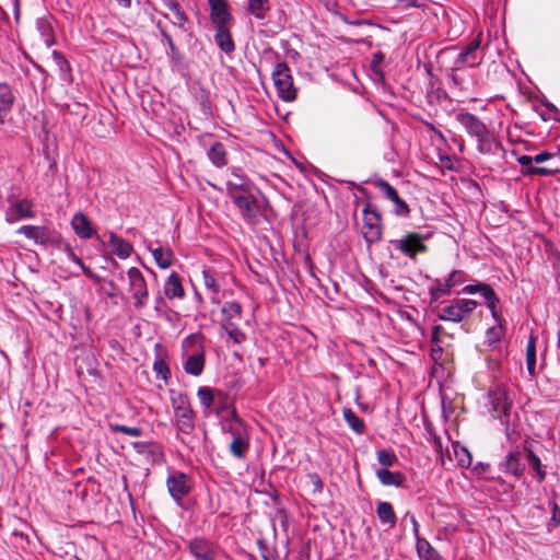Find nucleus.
Instances as JSON below:
<instances>
[{"mask_svg":"<svg viewBox=\"0 0 560 560\" xmlns=\"http://www.w3.org/2000/svg\"><path fill=\"white\" fill-rule=\"evenodd\" d=\"M37 30L40 34V38L46 47H51L55 44V37L51 24L47 20L37 21Z\"/></svg>","mask_w":560,"mask_h":560,"instance_id":"obj_37","label":"nucleus"},{"mask_svg":"<svg viewBox=\"0 0 560 560\" xmlns=\"http://www.w3.org/2000/svg\"><path fill=\"white\" fill-rule=\"evenodd\" d=\"M478 303L470 299H459L454 301L453 304L443 305L438 307V317L441 320H448L459 323L469 316L477 307Z\"/></svg>","mask_w":560,"mask_h":560,"instance_id":"obj_5","label":"nucleus"},{"mask_svg":"<svg viewBox=\"0 0 560 560\" xmlns=\"http://www.w3.org/2000/svg\"><path fill=\"white\" fill-rule=\"evenodd\" d=\"M159 28H160V32H161V35H162V40L167 45L168 47V50H167V56L173 60V61H176V62H179L182 60V54L179 52V50L177 49V47L175 46L174 44V40L172 38V36L164 30L162 28L160 25H158Z\"/></svg>","mask_w":560,"mask_h":560,"instance_id":"obj_38","label":"nucleus"},{"mask_svg":"<svg viewBox=\"0 0 560 560\" xmlns=\"http://www.w3.org/2000/svg\"><path fill=\"white\" fill-rule=\"evenodd\" d=\"M557 171L549 170L547 167L533 166L527 168L524 173L527 175H540V176H550L553 175Z\"/></svg>","mask_w":560,"mask_h":560,"instance_id":"obj_54","label":"nucleus"},{"mask_svg":"<svg viewBox=\"0 0 560 560\" xmlns=\"http://www.w3.org/2000/svg\"><path fill=\"white\" fill-rule=\"evenodd\" d=\"M272 80L278 95L284 102H291L296 97V90L293 86V80L290 68L284 62L276 65L272 71Z\"/></svg>","mask_w":560,"mask_h":560,"instance_id":"obj_6","label":"nucleus"},{"mask_svg":"<svg viewBox=\"0 0 560 560\" xmlns=\"http://www.w3.org/2000/svg\"><path fill=\"white\" fill-rule=\"evenodd\" d=\"M425 238V236L418 233H408L399 240L392 241V245L405 256L415 258L418 254L427 252Z\"/></svg>","mask_w":560,"mask_h":560,"instance_id":"obj_10","label":"nucleus"},{"mask_svg":"<svg viewBox=\"0 0 560 560\" xmlns=\"http://www.w3.org/2000/svg\"><path fill=\"white\" fill-rule=\"evenodd\" d=\"M242 218L249 224H258L265 215V199L257 198L250 191L235 195L232 199Z\"/></svg>","mask_w":560,"mask_h":560,"instance_id":"obj_3","label":"nucleus"},{"mask_svg":"<svg viewBox=\"0 0 560 560\" xmlns=\"http://www.w3.org/2000/svg\"><path fill=\"white\" fill-rule=\"evenodd\" d=\"M224 412L226 416H223V412L220 416L222 417V430L231 434L232 439L247 435L244 422L237 417L236 411L226 408Z\"/></svg>","mask_w":560,"mask_h":560,"instance_id":"obj_16","label":"nucleus"},{"mask_svg":"<svg viewBox=\"0 0 560 560\" xmlns=\"http://www.w3.org/2000/svg\"><path fill=\"white\" fill-rule=\"evenodd\" d=\"M465 281V273L462 270H454L450 273L448 278L445 280L446 287L450 289L460 284Z\"/></svg>","mask_w":560,"mask_h":560,"instance_id":"obj_49","label":"nucleus"},{"mask_svg":"<svg viewBox=\"0 0 560 560\" xmlns=\"http://www.w3.org/2000/svg\"><path fill=\"white\" fill-rule=\"evenodd\" d=\"M71 226L74 233L82 238H91L94 235L93 225L83 212L74 213Z\"/></svg>","mask_w":560,"mask_h":560,"instance_id":"obj_21","label":"nucleus"},{"mask_svg":"<svg viewBox=\"0 0 560 560\" xmlns=\"http://www.w3.org/2000/svg\"><path fill=\"white\" fill-rule=\"evenodd\" d=\"M150 250L152 253V256H153L156 265L160 268L166 269L173 265L174 254L170 248H164L162 246H159L156 248H150Z\"/></svg>","mask_w":560,"mask_h":560,"instance_id":"obj_30","label":"nucleus"},{"mask_svg":"<svg viewBox=\"0 0 560 560\" xmlns=\"http://www.w3.org/2000/svg\"><path fill=\"white\" fill-rule=\"evenodd\" d=\"M210 19L215 27L228 26L232 20L226 0H208Z\"/></svg>","mask_w":560,"mask_h":560,"instance_id":"obj_15","label":"nucleus"},{"mask_svg":"<svg viewBox=\"0 0 560 560\" xmlns=\"http://www.w3.org/2000/svg\"><path fill=\"white\" fill-rule=\"evenodd\" d=\"M551 158V154L548 152H541L533 158L534 162L542 163Z\"/></svg>","mask_w":560,"mask_h":560,"instance_id":"obj_60","label":"nucleus"},{"mask_svg":"<svg viewBox=\"0 0 560 560\" xmlns=\"http://www.w3.org/2000/svg\"><path fill=\"white\" fill-rule=\"evenodd\" d=\"M165 7L173 5L175 7V2L177 0H162Z\"/></svg>","mask_w":560,"mask_h":560,"instance_id":"obj_64","label":"nucleus"},{"mask_svg":"<svg viewBox=\"0 0 560 560\" xmlns=\"http://www.w3.org/2000/svg\"><path fill=\"white\" fill-rule=\"evenodd\" d=\"M407 517L410 518V523L412 525L413 536L416 537V539L420 538L419 537V523L416 520V516L413 514H411L410 512H407L406 515H405V518H407Z\"/></svg>","mask_w":560,"mask_h":560,"instance_id":"obj_57","label":"nucleus"},{"mask_svg":"<svg viewBox=\"0 0 560 560\" xmlns=\"http://www.w3.org/2000/svg\"><path fill=\"white\" fill-rule=\"evenodd\" d=\"M376 514L383 524L387 525L389 528L395 527L397 517L389 502L380 501L376 506Z\"/></svg>","mask_w":560,"mask_h":560,"instance_id":"obj_27","label":"nucleus"},{"mask_svg":"<svg viewBox=\"0 0 560 560\" xmlns=\"http://www.w3.org/2000/svg\"><path fill=\"white\" fill-rule=\"evenodd\" d=\"M536 342L537 337L530 335L526 347V365L532 376L536 373Z\"/></svg>","mask_w":560,"mask_h":560,"instance_id":"obj_32","label":"nucleus"},{"mask_svg":"<svg viewBox=\"0 0 560 560\" xmlns=\"http://www.w3.org/2000/svg\"><path fill=\"white\" fill-rule=\"evenodd\" d=\"M229 448L234 457L244 459L249 448L248 435L232 439Z\"/></svg>","mask_w":560,"mask_h":560,"instance_id":"obj_31","label":"nucleus"},{"mask_svg":"<svg viewBox=\"0 0 560 560\" xmlns=\"http://www.w3.org/2000/svg\"><path fill=\"white\" fill-rule=\"evenodd\" d=\"M200 404L205 407L209 412L212 411V407H214V411L217 416H221L222 412L228 408V398L220 390H213L210 387L201 386L197 392Z\"/></svg>","mask_w":560,"mask_h":560,"instance_id":"obj_11","label":"nucleus"},{"mask_svg":"<svg viewBox=\"0 0 560 560\" xmlns=\"http://www.w3.org/2000/svg\"><path fill=\"white\" fill-rule=\"evenodd\" d=\"M396 4L401 9L419 8L420 4L417 0H395Z\"/></svg>","mask_w":560,"mask_h":560,"instance_id":"obj_58","label":"nucleus"},{"mask_svg":"<svg viewBox=\"0 0 560 560\" xmlns=\"http://www.w3.org/2000/svg\"><path fill=\"white\" fill-rule=\"evenodd\" d=\"M120 7L127 9L131 5V0H115Z\"/></svg>","mask_w":560,"mask_h":560,"instance_id":"obj_63","label":"nucleus"},{"mask_svg":"<svg viewBox=\"0 0 560 560\" xmlns=\"http://www.w3.org/2000/svg\"><path fill=\"white\" fill-rule=\"evenodd\" d=\"M362 234L368 243H375L382 236L381 214L372 208L370 202H366L363 208Z\"/></svg>","mask_w":560,"mask_h":560,"instance_id":"obj_9","label":"nucleus"},{"mask_svg":"<svg viewBox=\"0 0 560 560\" xmlns=\"http://www.w3.org/2000/svg\"><path fill=\"white\" fill-rule=\"evenodd\" d=\"M109 429L112 432H119L130 436H140L142 434V430L138 427H127L122 424H110Z\"/></svg>","mask_w":560,"mask_h":560,"instance_id":"obj_47","label":"nucleus"},{"mask_svg":"<svg viewBox=\"0 0 560 560\" xmlns=\"http://www.w3.org/2000/svg\"><path fill=\"white\" fill-rule=\"evenodd\" d=\"M452 451L455 459L460 467H469L471 464V456L468 450L458 443L452 445Z\"/></svg>","mask_w":560,"mask_h":560,"instance_id":"obj_39","label":"nucleus"},{"mask_svg":"<svg viewBox=\"0 0 560 560\" xmlns=\"http://www.w3.org/2000/svg\"><path fill=\"white\" fill-rule=\"evenodd\" d=\"M167 8L173 12V15H174L173 20H172L173 25H175L176 27H178L183 31H186L185 24L187 23L188 18H187L186 13L183 11L178 1L175 2V7L168 5Z\"/></svg>","mask_w":560,"mask_h":560,"instance_id":"obj_40","label":"nucleus"},{"mask_svg":"<svg viewBox=\"0 0 560 560\" xmlns=\"http://www.w3.org/2000/svg\"><path fill=\"white\" fill-rule=\"evenodd\" d=\"M127 278L129 291L135 300L133 305L136 308L140 310L147 305L149 299V291L144 277L138 268L131 267L127 271Z\"/></svg>","mask_w":560,"mask_h":560,"instance_id":"obj_8","label":"nucleus"},{"mask_svg":"<svg viewBox=\"0 0 560 560\" xmlns=\"http://www.w3.org/2000/svg\"><path fill=\"white\" fill-rule=\"evenodd\" d=\"M527 459L532 468L536 471L539 481L545 480L546 471L542 469L541 462L532 451L527 453Z\"/></svg>","mask_w":560,"mask_h":560,"instance_id":"obj_42","label":"nucleus"},{"mask_svg":"<svg viewBox=\"0 0 560 560\" xmlns=\"http://www.w3.org/2000/svg\"><path fill=\"white\" fill-rule=\"evenodd\" d=\"M312 478H313V483L315 486V489L318 491H322L323 482H322L320 478L317 475H314Z\"/></svg>","mask_w":560,"mask_h":560,"instance_id":"obj_62","label":"nucleus"},{"mask_svg":"<svg viewBox=\"0 0 560 560\" xmlns=\"http://www.w3.org/2000/svg\"><path fill=\"white\" fill-rule=\"evenodd\" d=\"M183 347L185 349L184 370L187 374L198 376L202 373L205 368V350L196 336H189L184 340Z\"/></svg>","mask_w":560,"mask_h":560,"instance_id":"obj_4","label":"nucleus"},{"mask_svg":"<svg viewBox=\"0 0 560 560\" xmlns=\"http://www.w3.org/2000/svg\"><path fill=\"white\" fill-rule=\"evenodd\" d=\"M63 250L67 254V257L70 260H72L74 264H77L82 269V271L85 276H88V277L92 276L91 269L89 267H86L83 264L82 259L75 255V253L73 252V249L71 248V246L69 244L65 245Z\"/></svg>","mask_w":560,"mask_h":560,"instance_id":"obj_45","label":"nucleus"},{"mask_svg":"<svg viewBox=\"0 0 560 560\" xmlns=\"http://www.w3.org/2000/svg\"><path fill=\"white\" fill-rule=\"evenodd\" d=\"M463 292L466 294H475L477 292H480L481 295L487 301V306L491 311L492 316L494 318H497L495 306H497V303L499 302V300L497 298L495 292L488 284H485V283L469 284L463 289Z\"/></svg>","mask_w":560,"mask_h":560,"instance_id":"obj_19","label":"nucleus"},{"mask_svg":"<svg viewBox=\"0 0 560 560\" xmlns=\"http://www.w3.org/2000/svg\"><path fill=\"white\" fill-rule=\"evenodd\" d=\"M269 9V0H248L247 11L258 20L265 19Z\"/></svg>","mask_w":560,"mask_h":560,"instance_id":"obj_34","label":"nucleus"},{"mask_svg":"<svg viewBox=\"0 0 560 560\" xmlns=\"http://www.w3.org/2000/svg\"><path fill=\"white\" fill-rule=\"evenodd\" d=\"M164 294L167 299H183L185 296V290L183 288L179 276L176 272H172L164 283Z\"/></svg>","mask_w":560,"mask_h":560,"instance_id":"obj_24","label":"nucleus"},{"mask_svg":"<svg viewBox=\"0 0 560 560\" xmlns=\"http://www.w3.org/2000/svg\"><path fill=\"white\" fill-rule=\"evenodd\" d=\"M343 418L347 422V424L359 434H362L365 430V424L363 420H361L355 412L350 408H345L343 411Z\"/></svg>","mask_w":560,"mask_h":560,"instance_id":"obj_36","label":"nucleus"},{"mask_svg":"<svg viewBox=\"0 0 560 560\" xmlns=\"http://www.w3.org/2000/svg\"><path fill=\"white\" fill-rule=\"evenodd\" d=\"M18 233L40 245L47 244L50 240L49 230L45 226L22 225L18 229Z\"/></svg>","mask_w":560,"mask_h":560,"instance_id":"obj_20","label":"nucleus"},{"mask_svg":"<svg viewBox=\"0 0 560 560\" xmlns=\"http://www.w3.org/2000/svg\"><path fill=\"white\" fill-rule=\"evenodd\" d=\"M503 467L504 471L520 476L524 470V467L520 463V452H510L506 455Z\"/></svg>","mask_w":560,"mask_h":560,"instance_id":"obj_33","label":"nucleus"},{"mask_svg":"<svg viewBox=\"0 0 560 560\" xmlns=\"http://www.w3.org/2000/svg\"><path fill=\"white\" fill-rule=\"evenodd\" d=\"M171 402L174 412L190 407L187 397L180 393L171 392Z\"/></svg>","mask_w":560,"mask_h":560,"instance_id":"obj_46","label":"nucleus"},{"mask_svg":"<svg viewBox=\"0 0 560 560\" xmlns=\"http://www.w3.org/2000/svg\"><path fill=\"white\" fill-rule=\"evenodd\" d=\"M15 96L8 83H0V125H4L11 116Z\"/></svg>","mask_w":560,"mask_h":560,"instance_id":"obj_17","label":"nucleus"},{"mask_svg":"<svg viewBox=\"0 0 560 560\" xmlns=\"http://www.w3.org/2000/svg\"><path fill=\"white\" fill-rule=\"evenodd\" d=\"M33 202L26 198L10 200V205L5 210V221L8 223H16L20 220L33 219L35 212Z\"/></svg>","mask_w":560,"mask_h":560,"instance_id":"obj_12","label":"nucleus"},{"mask_svg":"<svg viewBox=\"0 0 560 560\" xmlns=\"http://www.w3.org/2000/svg\"><path fill=\"white\" fill-rule=\"evenodd\" d=\"M135 447L139 453L149 452L155 454L159 451L158 445L154 443H136Z\"/></svg>","mask_w":560,"mask_h":560,"instance_id":"obj_56","label":"nucleus"},{"mask_svg":"<svg viewBox=\"0 0 560 560\" xmlns=\"http://www.w3.org/2000/svg\"><path fill=\"white\" fill-rule=\"evenodd\" d=\"M492 407L493 417L505 416L511 406V398L506 389L501 386H494L488 394Z\"/></svg>","mask_w":560,"mask_h":560,"instance_id":"obj_14","label":"nucleus"},{"mask_svg":"<svg viewBox=\"0 0 560 560\" xmlns=\"http://www.w3.org/2000/svg\"><path fill=\"white\" fill-rule=\"evenodd\" d=\"M203 284L208 292L211 294V300L218 303L217 295L219 293V285L217 283L215 275L212 270L206 269L202 271Z\"/></svg>","mask_w":560,"mask_h":560,"instance_id":"obj_35","label":"nucleus"},{"mask_svg":"<svg viewBox=\"0 0 560 560\" xmlns=\"http://www.w3.org/2000/svg\"><path fill=\"white\" fill-rule=\"evenodd\" d=\"M226 191L231 199L235 195H243L249 191V182L236 172L232 173V178L226 182Z\"/></svg>","mask_w":560,"mask_h":560,"instance_id":"obj_23","label":"nucleus"},{"mask_svg":"<svg viewBox=\"0 0 560 560\" xmlns=\"http://www.w3.org/2000/svg\"><path fill=\"white\" fill-rule=\"evenodd\" d=\"M417 549L420 556H422V552H427L425 559L432 560L433 556L435 555L434 549L430 546V544L422 538L417 539Z\"/></svg>","mask_w":560,"mask_h":560,"instance_id":"obj_50","label":"nucleus"},{"mask_svg":"<svg viewBox=\"0 0 560 560\" xmlns=\"http://www.w3.org/2000/svg\"><path fill=\"white\" fill-rule=\"evenodd\" d=\"M175 421L178 430L185 434H190L194 431V412L191 408L180 409L175 411Z\"/></svg>","mask_w":560,"mask_h":560,"instance_id":"obj_25","label":"nucleus"},{"mask_svg":"<svg viewBox=\"0 0 560 560\" xmlns=\"http://www.w3.org/2000/svg\"><path fill=\"white\" fill-rule=\"evenodd\" d=\"M481 34L474 38L466 47L457 55L453 62L452 70H460L465 66L477 67L482 62L483 52L480 49Z\"/></svg>","mask_w":560,"mask_h":560,"instance_id":"obj_7","label":"nucleus"},{"mask_svg":"<svg viewBox=\"0 0 560 560\" xmlns=\"http://www.w3.org/2000/svg\"><path fill=\"white\" fill-rule=\"evenodd\" d=\"M395 205V213L399 217H408L410 210H409V207L408 205L406 203L405 200H402L398 195L396 196V198H394L392 200Z\"/></svg>","mask_w":560,"mask_h":560,"instance_id":"obj_52","label":"nucleus"},{"mask_svg":"<svg viewBox=\"0 0 560 560\" xmlns=\"http://www.w3.org/2000/svg\"><path fill=\"white\" fill-rule=\"evenodd\" d=\"M153 371L160 376L162 380L166 381L170 374V370L164 362V360H156L153 364Z\"/></svg>","mask_w":560,"mask_h":560,"instance_id":"obj_53","label":"nucleus"},{"mask_svg":"<svg viewBox=\"0 0 560 560\" xmlns=\"http://www.w3.org/2000/svg\"><path fill=\"white\" fill-rule=\"evenodd\" d=\"M456 120L463 126L466 132L477 139V150L481 154L492 152L494 136L490 132L483 121L476 115L468 112H460L456 115Z\"/></svg>","mask_w":560,"mask_h":560,"instance_id":"obj_1","label":"nucleus"},{"mask_svg":"<svg viewBox=\"0 0 560 560\" xmlns=\"http://www.w3.org/2000/svg\"><path fill=\"white\" fill-rule=\"evenodd\" d=\"M221 313L222 329L234 343H242L245 340L246 335L241 329V323L243 320L241 304L237 302H228L222 306Z\"/></svg>","mask_w":560,"mask_h":560,"instance_id":"obj_2","label":"nucleus"},{"mask_svg":"<svg viewBox=\"0 0 560 560\" xmlns=\"http://www.w3.org/2000/svg\"><path fill=\"white\" fill-rule=\"evenodd\" d=\"M502 336H503V328L500 325L493 326V327L489 328L486 332V342L489 346H493L494 343L500 341Z\"/></svg>","mask_w":560,"mask_h":560,"instance_id":"obj_48","label":"nucleus"},{"mask_svg":"<svg viewBox=\"0 0 560 560\" xmlns=\"http://www.w3.org/2000/svg\"><path fill=\"white\" fill-rule=\"evenodd\" d=\"M517 162L527 170L529 167H533L532 163L534 162V160L529 155H521L520 158H517Z\"/></svg>","mask_w":560,"mask_h":560,"instance_id":"obj_59","label":"nucleus"},{"mask_svg":"<svg viewBox=\"0 0 560 560\" xmlns=\"http://www.w3.org/2000/svg\"><path fill=\"white\" fill-rule=\"evenodd\" d=\"M52 57L61 72L69 71V69H70L69 62L65 59V57L60 52L54 51Z\"/></svg>","mask_w":560,"mask_h":560,"instance_id":"obj_55","label":"nucleus"},{"mask_svg":"<svg viewBox=\"0 0 560 560\" xmlns=\"http://www.w3.org/2000/svg\"><path fill=\"white\" fill-rule=\"evenodd\" d=\"M445 338H453V335L447 332L442 325H435L432 328L431 342L432 343H445Z\"/></svg>","mask_w":560,"mask_h":560,"instance_id":"obj_44","label":"nucleus"},{"mask_svg":"<svg viewBox=\"0 0 560 560\" xmlns=\"http://www.w3.org/2000/svg\"><path fill=\"white\" fill-rule=\"evenodd\" d=\"M215 30H217V32H215L214 39H215V43L219 46V48L226 54L232 52L234 50L235 46H234V43H233V39L231 36V32L229 30V25L222 26V27H215Z\"/></svg>","mask_w":560,"mask_h":560,"instance_id":"obj_29","label":"nucleus"},{"mask_svg":"<svg viewBox=\"0 0 560 560\" xmlns=\"http://www.w3.org/2000/svg\"><path fill=\"white\" fill-rule=\"evenodd\" d=\"M376 477L383 486L401 487L406 480L400 471H390L386 468L377 469Z\"/></svg>","mask_w":560,"mask_h":560,"instance_id":"obj_28","label":"nucleus"},{"mask_svg":"<svg viewBox=\"0 0 560 560\" xmlns=\"http://www.w3.org/2000/svg\"><path fill=\"white\" fill-rule=\"evenodd\" d=\"M450 291H451V289L448 287H446V283L438 282V284L435 287H432L430 289V296H431L432 301H438L441 296L447 295L450 293Z\"/></svg>","mask_w":560,"mask_h":560,"instance_id":"obj_51","label":"nucleus"},{"mask_svg":"<svg viewBox=\"0 0 560 560\" xmlns=\"http://www.w3.org/2000/svg\"><path fill=\"white\" fill-rule=\"evenodd\" d=\"M443 343H433V348H432V357L434 359H436L438 357L441 355L442 351H443V347H442Z\"/></svg>","mask_w":560,"mask_h":560,"instance_id":"obj_61","label":"nucleus"},{"mask_svg":"<svg viewBox=\"0 0 560 560\" xmlns=\"http://www.w3.org/2000/svg\"><path fill=\"white\" fill-rule=\"evenodd\" d=\"M377 460L382 466H384V468L387 469V467L394 466L398 462V458L394 452L388 450H381L377 452Z\"/></svg>","mask_w":560,"mask_h":560,"instance_id":"obj_41","label":"nucleus"},{"mask_svg":"<svg viewBox=\"0 0 560 560\" xmlns=\"http://www.w3.org/2000/svg\"><path fill=\"white\" fill-rule=\"evenodd\" d=\"M374 185L376 188H378V190L386 197L388 198L390 201L396 198V196L398 195L397 194V190L389 184L387 183L386 180L380 178V179H376L374 182Z\"/></svg>","mask_w":560,"mask_h":560,"instance_id":"obj_43","label":"nucleus"},{"mask_svg":"<svg viewBox=\"0 0 560 560\" xmlns=\"http://www.w3.org/2000/svg\"><path fill=\"white\" fill-rule=\"evenodd\" d=\"M167 489L172 498L179 502L191 489V480L184 472H173L168 476Z\"/></svg>","mask_w":560,"mask_h":560,"instance_id":"obj_13","label":"nucleus"},{"mask_svg":"<svg viewBox=\"0 0 560 560\" xmlns=\"http://www.w3.org/2000/svg\"><path fill=\"white\" fill-rule=\"evenodd\" d=\"M189 552L196 560H215L213 545L203 538H195L189 541Z\"/></svg>","mask_w":560,"mask_h":560,"instance_id":"obj_18","label":"nucleus"},{"mask_svg":"<svg viewBox=\"0 0 560 560\" xmlns=\"http://www.w3.org/2000/svg\"><path fill=\"white\" fill-rule=\"evenodd\" d=\"M108 245L112 247V252L120 259H127L132 254V245L124 240L122 237L110 232L108 235Z\"/></svg>","mask_w":560,"mask_h":560,"instance_id":"obj_22","label":"nucleus"},{"mask_svg":"<svg viewBox=\"0 0 560 560\" xmlns=\"http://www.w3.org/2000/svg\"><path fill=\"white\" fill-rule=\"evenodd\" d=\"M211 163L217 167H223L228 164V154L224 145L220 141H214L207 151Z\"/></svg>","mask_w":560,"mask_h":560,"instance_id":"obj_26","label":"nucleus"}]
</instances>
